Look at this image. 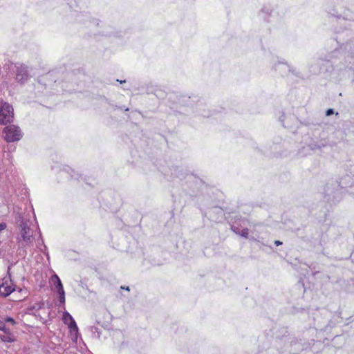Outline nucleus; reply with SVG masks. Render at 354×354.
I'll return each mask as SVG.
<instances>
[{
  "label": "nucleus",
  "instance_id": "nucleus-12",
  "mask_svg": "<svg viewBox=\"0 0 354 354\" xmlns=\"http://www.w3.org/2000/svg\"><path fill=\"white\" fill-rule=\"evenodd\" d=\"M0 330L4 333L11 332V328L7 326L3 319L0 320Z\"/></svg>",
  "mask_w": 354,
  "mask_h": 354
},
{
  "label": "nucleus",
  "instance_id": "nucleus-13",
  "mask_svg": "<svg viewBox=\"0 0 354 354\" xmlns=\"http://www.w3.org/2000/svg\"><path fill=\"white\" fill-rule=\"evenodd\" d=\"M277 70L280 71V72L281 71L286 72V71H290V68L286 64H279L278 65V66L277 68Z\"/></svg>",
  "mask_w": 354,
  "mask_h": 354
},
{
  "label": "nucleus",
  "instance_id": "nucleus-16",
  "mask_svg": "<svg viewBox=\"0 0 354 354\" xmlns=\"http://www.w3.org/2000/svg\"><path fill=\"white\" fill-rule=\"evenodd\" d=\"M6 227V224L5 223H0V232L5 230Z\"/></svg>",
  "mask_w": 354,
  "mask_h": 354
},
{
  "label": "nucleus",
  "instance_id": "nucleus-2",
  "mask_svg": "<svg viewBox=\"0 0 354 354\" xmlns=\"http://www.w3.org/2000/svg\"><path fill=\"white\" fill-rule=\"evenodd\" d=\"M2 136L6 142H14L19 141L22 138V132L18 126L12 124L3 129Z\"/></svg>",
  "mask_w": 354,
  "mask_h": 354
},
{
  "label": "nucleus",
  "instance_id": "nucleus-11",
  "mask_svg": "<svg viewBox=\"0 0 354 354\" xmlns=\"http://www.w3.org/2000/svg\"><path fill=\"white\" fill-rule=\"evenodd\" d=\"M39 239H38L37 241V247L41 251L43 252L44 250L46 249V245L44 244V241L41 238V232H39Z\"/></svg>",
  "mask_w": 354,
  "mask_h": 354
},
{
  "label": "nucleus",
  "instance_id": "nucleus-19",
  "mask_svg": "<svg viewBox=\"0 0 354 354\" xmlns=\"http://www.w3.org/2000/svg\"><path fill=\"white\" fill-rule=\"evenodd\" d=\"M121 288L122 289H124V290H129V288L127 286V287H124V286H121Z\"/></svg>",
  "mask_w": 354,
  "mask_h": 354
},
{
  "label": "nucleus",
  "instance_id": "nucleus-8",
  "mask_svg": "<svg viewBox=\"0 0 354 354\" xmlns=\"http://www.w3.org/2000/svg\"><path fill=\"white\" fill-rule=\"evenodd\" d=\"M0 338L4 342H13L16 340L15 335L11 332L4 333L0 336Z\"/></svg>",
  "mask_w": 354,
  "mask_h": 354
},
{
  "label": "nucleus",
  "instance_id": "nucleus-1",
  "mask_svg": "<svg viewBox=\"0 0 354 354\" xmlns=\"http://www.w3.org/2000/svg\"><path fill=\"white\" fill-rule=\"evenodd\" d=\"M20 227V236L17 239L19 247L26 248L31 245L34 241L32 230L26 222H22Z\"/></svg>",
  "mask_w": 354,
  "mask_h": 354
},
{
  "label": "nucleus",
  "instance_id": "nucleus-7",
  "mask_svg": "<svg viewBox=\"0 0 354 354\" xmlns=\"http://www.w3.org/2000/svg\"><path fill=\"white\" fill-rule=\"evenodd\" d=\"M50 280L51 282L53 283L55 289L56 290L57 292L64 290L62 281L57 274H54L51 277Z\"/></svg>",
  "mask_w": 354,
  "mask_h": 354
},
{
  "label": "nucleus",
  "instance_id": "nucleus-5",
  "mask_svg": "<svg viewBox=\"0 0 354 354\" xmlns=\"http://www.w3.org/2000/svg\"><path fill=\"white\" fill-rule=\"evenodd\" d=\"M28 77L29 75L26 66L19 65L17 66L16 80L18 82L24 83L28 79Z\"/></svg>",
  "mask_w": 354,
  "mask_h": 354
},
{
  "label": "nucleus",
  "instance_id": "nucleus-17",
  "mask_svg": "<svg viewBox=\"0 0 354 354\" xmlns=\"http://www.w3.org/2000/svg\"><path fill=\"white\" fill-rule=\"evenodd\" d=\"M333 113H334L333 109H328V110L326 111V115H328H328H330L333 114Z\"/></svg>",
  "mask_w": 354,
  "mask_h": 354
},
{
  "label": "nucleus",
  "instance_id": "nucleus-9",
  "mask_svg": "<svg viewBox=\"0 0 354 354\" xmlns=\"http://www.w3.org/2000/svg\"><path fill=\"white\" fill-rule=\"evenodd\" d=\"M232 230L235 233L240 234L243 237L247 238L248 236V229H247V228H243L241 231H239L238 227H236L235 226H232Z\"/></svg>",
  "mask_w": 354,
  "mask_h": 354
},
{
  "label": "nucleus",
  "instance_id": "nucleus-14",
  "mask_svg": "<svg viewBox=\"0 0 354 354\" xmlns=\"http://www.w3.org/2000/svg\"><path fill=\"white\" fill-rule=\"evenodd\" d=\"M91 331L95 337L100 338V333L97 327H95V326L91 327Z\"/></svg>",
  "mask_w": 354,
  "mask_h": 354
},
{
  "label": "nucleus",
  "instance_id": "nucleus-4",
  "mask_svg": "<svg viewBox=\"0 0 354 354\" xmlns=\"http://www.w3.org/2000/svg\"><path fill=\"white\" fill-rule=\"evenodd\" d=\"M62 320L65 324L68 325L70 332L77 335L78 327L73 317L68 312L66 311L63 313Z\"/></svg>",
  "mask_w": 354,
  "mask_h": 354
},
{
  "label": "nucleus",
  "instance_id": "nucleus-18",
  "mask_svg": "<svg viewBox=\"0 0 354 354\" xmlns=\"http://www.w3.org/2000/svg\"><path fill=\"white\" fill-rule=\"evenodd\" d=\"M274 244L278 246V245H281L282 242H281L280 241H275Z\"/></svg>",
  "mask_w": 354,
  "mask_h": 354
},
{
  "label": "nucleus",
  "instance_id": "nucleus-6",
  "mask_svg": "<svg viewBox=\"0 0 354 354\" xmlns=\"http://www.w3.org/2000/svg\"><path fill=\"white\" fill-rule=\"evenodd\" d=\"M15 290V286L12 284L11 281L8 283L7 281L0 285V296L6 297L10 295Z\"/></svg>",
  "mask_w": 354,
  "mask_h": 354
},
{
  "label": "nucleus",
  "instance_id": "nucleus-3",
  "mask_svg": "<svg viewBox=\"0 0 354 354\" xmlns=\"http://www.w3.org/2000/svg\"><path fill=\"white\" fill-rule=\"evenodd\" d=\"M14 118L13 108L7 103L4 102L0 106V124H6L12 122Z\"/></svg>",
  "mask_w": 354,
  "mask_h": 354
},
{
  "label": "nucleus",
  "instance_id": "nucleus-15",
  "mask_svg": "<svg viewBox=\"0 0 354 354\" xmlns=\"http://www.w3.org/2000/svg\"><path fill=\"white\" fill-rule=\"evenodd\" d=\"M59 295V300L61 304L64 305L65 304V292L64 290L57 292Z\"/></svg>",
  "mask_w": 354,
  "mask_h": 354
},
{
  "label": "nucleus",
  "instance_id": "nucleus-10",
  "mask_svg": "<svg viewBox=\"0 0 354 354\" xmlns=\"http://www.w3.org/2000/svg\"><path fill=\"white\" fill-rule=\"evenodd\" d=\"M3 320L7 324V326L10 327L11 329L17 324V322L10 317H5L3 319Z\"/></svg>",
  "mask_w": 354,
  "mask_h": 354
}]
</instances>
